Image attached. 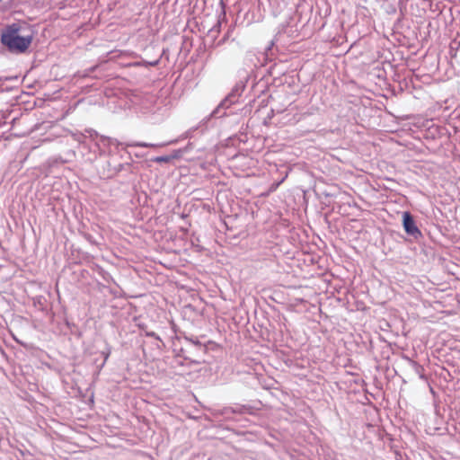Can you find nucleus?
Listing matches in <instances>:
<instances>
[{"label":"nucleus","instance_id":"1","mask_svg":"<svg viewBox=\"0 0 460 460\" xmlns=\"http://www.w3.org/2000/svg\"><path fill=\"white\" fill-rule=\"evenodd\" d=\"M20 27L17 24L8 26L1 35V40L11 51L22 53L27 50L31 43V37L19 35Z\"/></svg>","mask_w":460,"mask_h":460},{"label":"nucleus","instance_id":"2","mask_svg":"<svg viewBox=\"0 0 460 460\" xmlns=\"http://www.w3.org/2000/svg\"><path fill=\"white\" fill-rule=\"evenodd\" d=\"M402 225L405 232L414 238L420 237L421 232L415 224V221L410 212H404L402 215Z\"/></svg>","mask_w":460,"mask_h":460},{"label":"nucleus","instance_id":"3","mask_svg":"<svg viewBox=\"0 0 460 460\" xmlns=\"http://www.w3.org/2000/svg\"><path fill=\"white\" fill-rule=\"evenodd\" d=\"M171 157L170 156H157L154 159L155 162L156 163H168L171 161Z\"/></svg>","mask_w":460,"mask_h":460},{"label":"nucleus","instance_id":"4","mask_svg":"<svg viewBox=\"0 0 460 460\" xmlns=\"http://www.w3.org/2000/svg\"><path fill=\"white\" fill-rule=\"evenodd\" d=\"M137 146H141V147H148V146H150L151 145H148V144L143 143V144H138Z\"/></svg>","mask_w":460,"mask_h":460}]
</instances>
